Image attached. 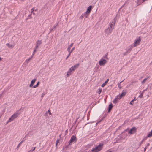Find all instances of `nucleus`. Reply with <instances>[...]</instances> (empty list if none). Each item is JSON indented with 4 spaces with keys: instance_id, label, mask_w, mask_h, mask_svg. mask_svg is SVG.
<instances>
[{
    "instance_id": "nucleus-33",
    "label": "nucleus",
    "mask_w": 152,
    "mask_h": 152,
    "mask_svg": "<svg viewBox=\"0 0 152 152\" xmlns=\"http://www.w3.org/2000/svg\"><path fill=\"white\" fill-rule=\"evenodd\" d=\"M34 10H35V11H36L37 10V9H36V10H35V7H33V8H32L31 9V13H32Z\"/></svg>"
},
{
    "instance_id": "nucleus-17",
    "label": "nucleus",
    "mask_w": 152,
    "mask_h": 152,
    "mask_svg": "<svg viewBox=\"0 0 152 152\" xmlns=\"http://www.w3.org/2000/svg\"><path fill=\"white\" fill-rule=\"evenodd\" d=\"M108 53H107L106 54H105V55H104L102 58H105V59H107V60H108V57H107V56H108Z\"/></svg>"
},
{
    "instance_id": "nucleus-40",
    "label": "nucleus",
    "mask_w": 152,
    "mask_h": 152,
    "mask_svg": "<svg viewBox=\"0 0 152 152\" xmlns=\"http://www.w3.org/2000/svg\"><path fill=\"white\" fill-rule=\"evenodd\" d=\"M39 47V46L38 45H36V47H35V48L34 49H36V50H37V49H38Z\"/></svg>"
},
{
    "instance_id": "nucleus-53",
    "label": "nucleus",
    "mask_w": 152,
    "mask_h": 152,
    "mask_svg": "<svg viewBox=\"0 0 152 152\" xmlns=\"http://www.w3.org/2000/svg\"><path fill=\"white\" fill-rule=\"evenodd\" d=\"M66 133H67V130H66L65 131Z\"/></svg>"
},
{
    "instance_id": "nucleus-12",
    "label": "nucleus",
    "mask_w": 152,
    "mask_h": 152,
    "mask_svg": "<svg viewBox=\"0 0 152 152\" xmlns=\"http://www.w3.org/2000/svg\"><path fill=\"white\" fill-rule=\"evenodd\" d=\"M133 47H133V45H132L129 46L128 47L127 49V52L129 53H130Z\"/></svg>"
},
{
    "instance_id": "nucleus-3",
    "label": "nucleus",
    "mask_w": 152,
    "mask_h": 152,
    "mask_svg": "<svg viewBox=\"0 0 152 152\" xmlns=\"http://www.w3.org/2000/svg\"><path fill=\"white\" fill-rule=\"evenodd\" d=\"M103 144L102 143H100L99 145L95 148H93L91 151L92 152H98L101 151L102 148Z\"/></svg>"
},
{
    "instance_id": "nucleus-47",
    "label": "nucleus",
    "mask_w": 152,
    "mask_h": 152,
    "mask_svg": "<svg viewBox=\"0 0 152 152\" xmlns=\"http://www.w3.org/2000/svg\"><path fill=\"white\" fill-rule=\"evenodd\" d=\"M105 152H111V151L109 150H108L106 151Z\"/></svg>"
},
{
    "instance_id": "nucleus-21",
    "label": "nucleus",
    "mask_w": 152,
    "mask_h": 152,
    "mask_svg": "<svg viewBox=\"0 0 152 152\" xmlns=\"http://www.w3.org/2000/svg\"><path fill=\"white\" fill-rule=\"evenodd\" d=\"M113 107V106L112 104H111L109 105L108 107V112H110V111L112 108Z\"/></svg>"
},
{
    "instance_id": "nucleus-25",
    "label": "nucleus",
    "mask_w": 152,
    "mask_h": 152,
    "mask_svg": "<svg viewBox=\"0 0 152 152\" xmlns=\"http://www.w3.org/2000/svg\"><path fill=\"white\" fill-rule=\"evenodd\" d=\"M89 14V13H86V12H85L84 13H83L84 17L85 16L86 18H88Z\"/></svg>"
},
{
    "instance_id": "nucleus-18",
    "label": "nucleus",
    "mask_w": 152,
    "mask_h": 152,
    "mask_svg": "<svg viewBox=\"0 0 152 152\" xmlns=\"http://www.w3.org/2000/svg\"><path fill=\"white\" fill-rule=\"evenodd\" d=\"M109 81V79H107V80L105 81L104 83L101 86L102 87H103L104 86H105L106 84Z\"/></svg>"
},
{
    "instance_id": "nucleus-20",
    "label": "nucleus",
    "mask_w": 152,
    "mask_h": 152,
    "mask_svg": "<svg viewBox=\"0 0 152 152\" xmlns=\"http://www.w3.org/2000/svg\"><path fill=\"white\" fill-rule=\"evenodd\" d=\"M150 77H148L147 78H146L145 79H144L142 82L141 83L142 84H144L146 80H147Z\"/></svg>"
},
{
    "instance_id": "nucleus-2",
    "label": "nucleus",
    "mask_w": 152,
    "mask_h": 152,
    "mask_svg": "<svg viewBox=\"0 0 152 152\" xmlns=\"http://www.w3.org/2000/svg\"><path fill=\"white\" fill-rule=\"evenodd\" d=\"M20 110L21 109H20L18 111H16V112L14 114H13L9 119L8 121V122H10L13 121L15 118L17 117L21 113L19 112Z\"/></svg>"
},
{
    "instance_id": "nucleus-39",
    "label": "nucleus",
    "mask_w": 152,
    "mask_h": 152,
    "mask_svg": "<svg viewBox=\"0 0 152 152\" xmlns=\"http://www.w3.org/2000/svg\"><path fill=\"white\" fill-rule=\"evenodd\" d=\"M59 143V140L58 139L56 142V145L57 146L58 144Z\"/></svg>"
},
{
    "instance_id": "nucleus-19",
    "label": "nucleus",
    "mask_w": 152,
    "mask_h": 152,
    "mask_svg": "<svg viewBox=\"0 0 152 152\" xmlns=\"http://www.w3.org/2000/svg\"><path fill=\"white\" fill-rule=\"evenodd\" d=\"M152 136V130L151 131L149 132L148 134L147 135V136L146 137H150Z\"/></svg>"
},
{
    "instance_id": "nucleus-7",
    "label": "nucleus",
    "mask_w": 152,
    "mask_h": 152,
    "mask_svg": "<svg viewBox=\"0 0 152 152\" xmlns=\"http://www.w3.org/2000/svg\"><path fill=\"white\" fill-rule=\"evenodd\" d=\"M140 41L141 39L140 37L135 40V42L133 43V47H134L139 45L140 42Z\"/></svg>"
},
{
    "instance_id": "nucleus-44",
    "label": "nucleus",
    "mask_w": 152,
    "mask_h": 152,
    "mask_svg": "<svg viewBox=\"0 0 152 152\" xmlns=\"http://www.w3.org/2000/svg\"><path fill=\"white\" fill-rule=\"evenodd\" d=\"M33 56L32 55L29 58V59L30 60L32 59V58L33 57Z\"/></svg>"
},
{
    "instance_id": "nucleus-27",
    "label": "nucleus",
    "mask_w": 152,
    "mask_h": 152,
    "mask_svg": "<svg viewBox=\"0 0 152 152\" xmlns=\"http://www.w3.org/2000/svg\"><path fill=\"white\" fill-rule=\"evenodd\" d=\"M140 95L139 96V97L140 98H142V96L143 95V92H141L140 91Z\"/></svg>"
},
{
    "instance_id": "nucleus-22",
    "label": "nucleus",
    "mask_w": 152,
    "mask_h": 152,
    "mask_svg": "<svg viewBox=\"0 0 152 152\" xmlns=\"http://www.w3.org/2000/svg\"><path fill=\"white\" fill-rule=\"evenodd\" d=\"M42 44L41 40H38L36 42V45L39 46Z\"/></svg>"
},
{
    "instance_id": "nucleus-15",
    "label": "nucleus",
    "mask_w": 152,
    "mask_h": 152,
    "mask_svg": "<svg viewBox=\"0 0 152 152\" xmlns=\"http://www.w3.org/2000/svg\"><path fill=\"white\" fill-rule=\"evenodd\" d=\"M72 72V71L70 69L66 73V76L67 77H68L71 74V73Z\"/></svg>"
},
{
    "instance_id": "nucleus-16",
    "label": "nucleus",
    "mask_w": 152,
    "mask_h": 152,
    "mask_svg": "<svg viewBox=\"0 0 152 152\" xmlns=\"http://www.w3.org/2000/svg\"><path fill=\"white\" fill-rule=\"evenodd\" d=\"M36 80V79H33L31 81V83L30 84V86H29L30 87H31L33 86V84L35 83Z\"/></svg>"
},
{
    "instance_id": "nucleus-36",
    "label": "nucleus",
    "mask_w": 152,
    "mask_h": 152,
    "mask_svg": "<svg viewBox=\"0 0 152 152\" xmlns=\"http://www.w3.org/2000/svg\"><path fill=\"white\" fill-rule=\"evenodd\" d=\"M30 60L29 59V58L28 59H27L25 61V62H26L27 63H28L29 62V61Z\"/></svg>"
},
{
    "instance_id": "nucleus-42",
    "label": "nucleus",
    "mask_w": 152,
    "mask_h": 152,
    "mask_svg": "<svg viewBox=\"0 0 152 152\" xmlns=\"http://www.w3.org/2000/svg\"><path fill=\"white\" fill-rule=\"evenodd\" d=\"M133 100H132L130 102V104H132V105L133 104H134V102H133Z\"/></svg>"
},
{
    "instance_id": "nucleus-5",
    "label": "nucleus",
    "mask_w": 152,
    "mask_h": 152,
    "mask_svg": "<svg viewBox=\"0 0 152 152\" xmlns=\"http://www.w3.org/2000/svg\"><path fill=\"white\" fill-rule=\"evenodd\" d=\"M77 139L76 137L74 135H72L69 141V145H71V143L72 142L75 143L76 142Z\"/></svg>"
},
{
    "instance_id": "nucleus-45",
    "label": "nucleus",
    "mask_w": 152,
    "mask_h": 152,
    "mask_svg": "<svg viewBox=\"0 0 152 152\" xmlns=\"http://www.w3.org/2000/svg\"><path fill=\"white\" fill-rule=\"evenodd\" d=\"M48 113H49V114H50V115H51V113L50 112V111L49 110H48Z\"/></svg>"
},
{
    "instance_id": "nucleus-14",
    "label": "nucleus",
    "mask_w": 152,
    "mask_h": 152,
    "mask_svg": "<svg viewBox=\"0 0 152 152\" xmlns=\"http://www.w3.org/2000/svg\"><path fill=\"white\" fill-rule=\"evenodd\" d=\"M120 99H119L118 98V96H117L114 99L113 101V103L114 104H116L118 102V100Z\"/></svg>"
},
{
    "instance_id": "nucleus-34",
    "label": "nucleus",
    "mask_w": 152,
    "mask_h": 152,
    "mask_svg": "<svg viewBox=\"0 0 152 152\" xmlns=\"http://www.w3.org/2000/svg\"><path fill=\"white\" fill-rule=\"evenodd\" d=\"M84 15L83 14H82L81 16L79 18L81 19H82L84 17Z\"/></svg>"
},
{
    "instance_id": "nucleus-13",
    "label": "nucleus",
    "mask_w": 152,
    "mask_h": 152,
    "mask_svg": "<svg viewBox=\"0 0 152 152\" xmlns=\"http://www.w3.org/2000/svg\"><path fill=\"white\" fill-rule=\"evenodd\" d=\"M92 7L91 6H89L88 7L87 9V10L86 12V13H88L90 14V13L91 11V9L92 8Z\"/></svg>"
},
{
    "instance_id": "nucleus-9",
    "label": "nucleus",
    "mask_w": 152,
    "mask_h": 152,
    "mask_svg": "<svg viewBox=\"0 0 152 152\" xmlns=\"http://www.w3.org/2000/svg\"><path fill=\"white\" fill-rule=\"evenodd\" d=\"M79 66V64L77 63L74 66L72 67L70 69L72 71V72H74L76 68H78Z\"/></svg>"
},
{
    "instance_id": "nucleus-10",
    "label": "nucleus",
    "mask_w": 152,
    "mask_h": 152,
    "mask_svg": "<svg viewBox=\"0 0 152 152\" xmlns=\"http://www.w3.org/2000/svg\"><path fill=\"white\" fill-rule=\"evenodd\" d=\"M136 128L135 127H132L131 129L129 132V133L130 134H133L136 132Z\"/></svg>"
},
{
    "instance_id": "nucleus-55",
    "label": "nucleus",
    "mask_w": 152,
    "mask_h": 152,
    "mask_svg": "<svg viewBox=\"0 0 152 152\" xmlns=\"http://www.w3.org/2000/svg\"><path fill=\"white\" fill-rule=\"evenodd\" d=\"M0 60H1V58Z\"/></svg>"
},
{
    "instance_id": "nucleus-49",
    "label": "nucleus",
    "mask_w": 152,
    "mask_h": 152,
    "mask_svg": "<svg viewBox=\"0 0 152 152\" xmlns=\"http://www.w3.org/2000/svg\"><path fill=\"white\" fill-rule=\"evenodd\" d=\"M126 2L122 6L121 8L122 7H123L125 5V4H126Z\"/></svg>"
},
{
    "instance_id": "nucleus-35",
    "label": "nucleus",
    "mask_w": 152,
    "mask_h": 152,
    "mask_svg": "<svg viewBox=\"0 0 152 152\" xmlns=\"http://www.w3.org/2000/svg\"><path fill=\"white\" fill-rule=\"evenodd\" d=\"M99 67V66L95 67L94 69L95 70L94 71L96 72L98 70Z\"/></svg>"
},
{
    "instance_id": "nucleus-51",
    "label": "nucleus",
    "mask_w": 152,
    "mask_h": 152,
    "mask_svg": "<svg viewBox=\"0 0 152 152\" xmlns=\"http://www.w3.org/2000/svg\"><path fill=\"white\" fill-rule=\"evenodd\" d=\"M135 98L133 99L132 100L133 102L135 100Z\"/></svg>"
},
{
    "instance_id": "nucleus-41",
    "label": "nucleus",
    "mask_w": 152,
    "mask_h": 152,
    "mask_svg": "<svg viewBox=\"0 0 152 152\" xmlns=\"http://www.w3.org/2000/svg\"><path fill=\"white\" fill-rule=\"evenodd\" d=\"M128 53H129L127 52V51H126V52L124 53H123V55H124V56L126 55Z\"/></svg>"
},
{
    "instance_id": "nucleus-4",
    "label": "nucleus",
    "mask_w": 152,
    "mask_h": 152,
    "mask_svg": "<svg viewBox=\"0 0 152 152\" xmlns=\"http://www.w3.org/2000/svg\"><path fill=\"white\" fill-rule=\"evenodd\" d=\"M73 43H72L69 45L67 49V51L69 53V54L66 57V59H67L69 57L71 54V53L73 52V51L75 49V47H73L72 48L71 50H70L71 48L73 46Z\"/></svg>"
},
{
    "instance_id": "nucleus-32",
    "label": "nucleus",
    "mask_w": 152,
    "mask_h": 152,
    "mask_svg": "<svg viewBox=\"0 0 152 152\" xmlns=\"http://www.w3.org/2000/svg\"><path fill=\"white\" fill-rule=\"evenodd\" d=\"M102 91V89H99L98 90V91H97V92L99 94Z\"/></svg>"
},
{
    "instance_id": "nucleus-38",
    "label": "nucleus",
    "mask_w": 152,
    "mask_h": 152,
    "mask_svg": "<svg viewBox=\"0 0 152 152\" xmlns=\"http://www.w3.org/2000/svg\"><path fill=\"white\" fill-rule=\"evenodd\" d=\"M26 136L22 140V141L20 142H22V143L23 142H24L25 140V138L26 137Z\"/></svg>"
},
{
    "instance_id": "nucleus-1",
    "label": "nucleus",
    "mask_w": 152,
    "mask_h": 152,
    "mask_svg": "<svg viewBox=\"0 0 152 152\" xmlns=\"http://www.w3.org/2000/svg\"><path fill=\"white\" fill-rule=\"evenodd\" d=\"M115 22V20L114 19L112 22L109 23L108 27L105 29V32L107 34L109 35L112 32L114 28Z\"/></svg>"
},
{
    "instance_id": "nucleus-26",
    "label": "nucleus",
    "mask_w": 152,
    "mask_h": 152,
    "mask_svg": "<svg viewBox=\"0 0 152 152\" xmlns=\"http://www.w3.org/2000/svg\"><path fill=\"white\" fill-rule=\"evenodd\" d=\"M124 80H122V81H121V82H120L119 83H118V88H119L120 89H121V83Z\"/></svg>"
},
{
    "instance_id": "nucleus-30",
    "label": "nucleus",
    "mask_w": 152,
    "mask_h": 152,
    "mask_svg": "<svg viewBox=\"0 0 152 152\" xmlns=\"http://www.w3.org/2000/svg\"><path fill=\"white\" fill-rule=\"evenodd\" d=\"M22 142H20L17 145L16 148L17 149H18L21 146V145L22 144Z\"/></svg>"
},
{
    "instance_id": "nucleus-11",
    "label": "nucleus",
    "mask_w": 152,
    "mask_h": 152,
    "mask_svg": "<svg viewBox=\"0 0 152 152\" xmlns=\"http://www.w3.org/2000/svg\"><path fill=\"white\" fill-rule=\"evenodd\" d=\"M148 0H137V5H139L141 4L142 3L148 1Z\"/></svg>"
},
{
    "instance_id": "nucleus-8",
    "label": "nucleus",
    "mask_w": 152,
    "mask_h": 152,
    "mask_svg": "<svg viewBox=\"0 0 152 152\" xmlns=\"http://www.w3.org/2000/svg\"><path fill=\"white\" fill-rule=\"evenodd\" d=\"M126 90H123L122 91L121 94L118 96V98L119 99H121L122 97L124 96L126 94Z\"/></svg>"
},
{
    "instance_id": "nucleus-46",
    "label": "nucleus",
    "mask_w": 152,
    "mask_h": 152,
    "mask_svg": "<svg viewBox=\"0 0 152 152\" xmlns=\"http://www.w3.org/2000/svg\"><path fill=\"white\" fill-rule=\"evenodd\" d=\"M146 149V147L144 149V152H145V151Z\"/></svg>"
},
{
    "instance_id": "nucleus-54",
    "label": "nucleus",
    "mask_w": 152,
    "mask_h": 152,
    "mask_svg": "<svg viewBox=\"0 0 152 152\" xmlns=\"http://www.w3.org/2000/svg\"><path fill=\"white\" fill-rule=\"evenodd\" d=\"M152 64V61H151V62L150 63V64Z\"/></svg>"
},
{
    "instance_id": "nucleus-28",
    "label": "nucleus",
    "mask_w": 152,
    "mask_h": 152,
    "mask_svg": "<svg viewBox=\"0 0 152 152\" xmlns=\"http://www.w3.org/2000/svg\"><path fill=\"white\" fill-rule=\"evenodd\" d=\"M32 18V17L31 16V15H29L28 17L26 18V20H27L29 19H31Z\"/></svg>"
},
{
    "instance_id": "nucleus-23",
    "label": "nucleus",
    "mask_w": 152,
    "mask_h": 152,
    "mask_svg": "<svg viewBox=\"0 0 152 152\" xmlns=\"http://www.w3.org/2000/svg\"><path fill=\"white\" fill-rule=\"evenodd\" d=\"M147 139V137H144L142 141H141V142H140V145L142 144V142L143 141H145Z\"/></svg>"
},
{
    "instance_id": "nucleus-6",
    "label": "nucleus",
    "mask_w": 152,
    "mask_h": 152,
    "mask_svg": "<svg viewBox=\"0 0 152 152\" xmlns=\"http://www.w3.org/2000/svg\"><path fill=\"white\" fill-rule=\"evenodd\" d=\"M107 61L104 59L101 58L99 61V64L100 66H103L107 62Z\"/></svg>"
},
{
    "instance_id": "nucleus-43",
    "label": "nucleus",
    "mask_w": 152,
    "mask_h": 152,
    "mask_svg": "<svg viewBox=\"0 0 152 152\" xmlns=\"http://www.w3.org/2000/svg\"><path fill=\"white\" fill-rule=\"evenodd\" d=\"M44 95H45V94H44V92L43 93H42V95L41 96L42 98H43L44 97Z\"/></svg>"
},
{
    "instance_id": "nucleus-24",
    "label": "nucleus",
    "mask_w": 152,
    "mask_h": 152,
    "mask_svg": "<svg viewBox=\"0 0 152 152\" xmlns=\"http://www.w3.org/2000/svg\"><path fill=\"white\" fill-rule=\"evenodd\" d=\"M6 45L9 48H12L14 47V46L12 45H10L9 43H7Z\"/></svg>"
},
{
    "instance_id": "nucleus-50",
    "label": "nucleus",
    "mask_w": 152,
    "mask_h": 152,
    "mask_svg": "<svg viewBox=\"0 0 152 152\" xmlns=\"http://www.w3.org/2000/svg\"><path fill=\"white\" fill-rule=\"evenodd\" d=\"M149 145H150V144H149V143H147V146H149Z\"/></svg>"
},
{
    "instance_id": "nucleus-48",
    "label": "nucleus",
    "mask_w": 152,
    "mask_h": 152,
    "mask_svg": "<svg viewBox=\"0 0 152 152\" xmlns=\"http://www.w3.org/2000/svg\"><path fill=\"white\" fill-rule=\"evenodd\" d=\"M147 89H145L143 91H142V92H143H143H144V91H146V90H147Z\"/></svg>"
},
{
    "instance_id": "nucleus-29",
    "label": "nucleus",
    "mask_w": 152,
    "mask_h": 152,
    "mask_svg": "<svg viewBox=\"0 0 152 152\" xmlns=\"http://www.w3.org/2000/svg\"><path fill=\"white\" fill-rule=\"evenodd\" d=\"M39 81H38V82H37V84L36 85L34 86H33V88H36L38 86V85H39Z\"/></svg>"
},
{
    "instance_id": "nucleus-52",
    "label": "nucleus",
    "mask_w": 152,
    "mask_h": 152,
    "mask_svg": "<svg viewBox=\"0 0 152 152\" xmlns=\"http://www.w3.org/2000/svg\"><path fill=\"white\" fill-rule=\"evenodd\" d=\"M32 13L34 15H35V13L34 12H33Z\"/></svg>"
},
{
    "instance_id": "nucleus-37",
    "label": "nucleus",
    "mask_w": 152,
    "mask_h": 152,
    "mask_svg": "<svg viewBox=\"0 0 152 152\" xmlns=\"http://www.w3.org/2000/svg\"><path fill=\"white\" fill-rule=\"evenodd\" d=\"M37 51V50L36 49H34V51L33 52L32 55L34 56L35 53V52Z\"/></svg>"
},
{
    "instance_id": "nucleus-31",
    "label": "nucleus",
    "mask_w": 152,
    "mask_h": 152,
    "mask_svg": "<svg viewBox=\"0 0 152 152\" xmlns=\"http://www.w3.org/2000/svg\"><path fill=\"white\" fill-rule=\"evenodd\" d=\"M36 148V147L33 148H32L29 151V152H32L34 150H35V149Z\"/></svg>"
},
{
    "instance_id": "nucleus-56",
    "label": "nucleus",
    "mask_w": 152,
    "mask_h": 152,
    "mask_svg": "<svg viewBox=\"0 0 152 152\" xmlns=\"http://www.w3.org/2000/svg\"><path fill=\"white\" fill-rule=\"evenodd\" d=\"M81 152V151H79V152Z\"/></svg>"
}]
</instances>
